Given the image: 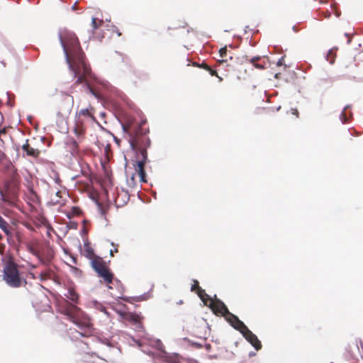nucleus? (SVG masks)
<instances>
[{
	"label": "nucleus",
	"instance_id": "f257e3e1",
	"mask_svg": "<svg viewBox=\"0 0 363 363\" xmlns=\"http://www.w3.org/2000/svg\"><path fill=\"white\" fill-rule=\"evenodd\" d=\"M60 41L69 68L77 78L75 84H84L91 94L100 98V94L93 86V74L84 60V54L77 35L71 32H65L60 35Z\"/></svg>",
	"mask_w": 363,
	"mask_h": 363
},
{
	"label": "nucleus",
	"instance_id": "f03ea898",
	"mask_svg": "<svg viewBox=\"0 0 363 363\" xmlns=\"http://www.w3.org/2000/svg\"><path fill=\"white\" fill-rule=\"evenodd\" d=\"M146 120L137 121L133 117H128L122 123L124 132L128 135L130 147L138 155V160L134 164L135 172L141 182H146L145 164L147 161V149L150 145L148 137L149 128L146 127Z\"/></svg>",
	"mask_w": 363,
	"mask_h": 363
},
{
	"label": "nucleus",
	"instance_id": "7ed1b4c3",
	"mask_svg": "<svg viewBox=\"0 0 363 363\" xmlns=\"http://www.w3.org/2000/svg\"><path fill=\"white\" fill-rule=\"evenodd\" d=\"M59 311L82 330L79 332L81 336L89 337L92 334L94 328L90 318L75 304L65 300L59 306Z\"/></svg>",
	"mask_w": 363,
	"mask_h": 363
},
{
	"label": "nucleus",
	"instance_id": "20e7f679",
	"mask_svg": "<svg viewBox=\"0 0 363 363\" xmlns=\"http://www.w3.org/2000/svg\"><path fill=\"white\" fill-rule=\"evenodd\" d=\"M3 280L12 288H18L22 286L23 279L21 277L19 267L11 257L4 262Z\"/></svg>",
	"mask_w": 363,
	"mask_h": 363
},
{
	"label": "nucleus",
	"instance_id": "39448f33",
	"mask_svg": "<svg viewBox=\"0 0 363 363\" xmlns=\"http://www.w3.org/2000/svg\"><path fill=\"white\" fill-rule=\"evenodd\" d=\"M122 60L124 62V65L121 67V71L125 74H126L130 80H132L134 83H136L137 79H140L142 77V74L133 67L127 57H123Z\"/></svg>",
	"mask_w": 363,
	"mask_h": 363
},
{
	"label": "nucleus",
	"instance_id": "423d86ee",
	"mask_svg": "<svg viewBox=\"0 0 363 363\" xmlns=\"http://www.w3.org/2000/svg\"><path fill=\"white\" fill-rule=\"evenodd\" d=\"M208 307L216 315L225 317L230 312L225 303L215 296L214 300H211Z\"/></svg>",
	"mask_w": 363,
	"mask_h": 363
},
{
	"label": "nucleus",
	"instance_id": "0eeeda50",
	"mask_svg": "<svg viewBox=\"0 0 363 363\" xmlns=\"http://www.w3.org/2000/svg\"><path fill=\"white\" fill-rule=\"evenodd\" d=\"M240 333H242L243 337L255 347L256 350H259L262 348L261 342L259 340L257 335L250 330L247 327L241 330Z\"/></svg>",
	"mask_w": 363,
	"mask_h": 363
},
{
	"label": "nucleus",
	"instance_id": "6e6552de",
	"mask_svg": "<svg viewBox=\"0 0 363 363\" xmlns=\"http://www.w3.org/2000/svg\"><path fill=\"white\" fill-rule=\"evenodd\" d=\"M86 128L84 120H76L73 132L76 140L82 142L85 138Z\"/></svg>",
	"mask_w": 363,
	"mask_h": 363
},
{
	"label": "nucleus",
	"instance_id": "1a4fd4ad",
	"mask_svg": "<svg viewBox=\"0 0 363 363\" xmlns=\"http://www.w3.org/2000/svg\"><path fill=\"white\" fill-rule=\"evenodd\" d=\"M90 119L92 121L96 122V119L94 116V108L89 106V108L81 109L76 114V120H84Z\"/></svg>",
	"mask_w": 363,
	"mask_h": 363
},
{
	"label": "nucleus",
	"instance_id": "9d476101",
	"mask_svg": "<svg viewBox=\"0 0 363 363\" xmlns=\"http://www.w3.org/2000/svg\"><path fill=\"white\" fill-rule=\"evenodd\" d=\"M81 143L74 138H67L65 141V148L72 155H77L79 152V145Z\"/></svg>",
	"mask_w": 363,
	"mask_h": 363
},
{
	"label": "nucleus",
	"instance_id": "9b49d317",
	"mask_svg": "<svg viewBox=\"0 0 363 363\" xmlns=\"http://www.w3.org/2000/svg\"><path fill=\"white\" fill-rule=\"evenodd\" d=\"M226 320L237 330L240 333L244 330L247 326L241 321L235 315L229 312L228 315L225 316Z\"/></svg>",
	"mask_w": 363,
	"mask_h": 363
},
{
	"label": "nucleus",
	"instance_id": "f8f14e48",
	"mask_svg": "<svg viewBox=\"0 0 363 363\" xmlns=\"http://www.w3.org/2000/svg\"><path fill=\"white\" fill-rule=\"evenodd\" d=\"M97 274L103 279V281L106 284L109 289H113L111 284L113 282L114 274L111 272L109 267H107L104 270L100 271L97 273Z\"/></svg>",
	"mask_w": 363,
	"mask_h": 363
},
{
	"label": "nucleus",
	"instance_id": "ddd939ff",
	"mask_svg": "<svg viewBox=\"0 0 363 363\" xmlns=\"http://www.w3.org/2000/svg\"><path fill=\"white\" fill-rule=\"evenodd\" d=\"M247 61L257 69H264L266 67L267 62L264 57L255 56L249 58Z\"/></svg>",
	"mask_w": 363,
	"mask_h": 363
},
{
	"label": "nucleus",
	"instance_id": "4468645a",
	"mask_svg": "<svg viewBox=\"0 0 363 363\" xmlns=\"http://www.w3.org/2000/svg\"><path fill=\"white\" fill-rule=\"evenodd\" d=\"M22 150L26 153L27 156L38 158L40 155V151L31 147L28 143V140H26V143L22 145Z\"/></svg>",
	"mask_w": 363,
	"mask_h": 363
},
{
	"label": "nucleus",
	"instance_id": "2eb2a0df",
	"mask_svg": "<svg viewBox=\"0 0 363 363\" xmlns=\"http://www.w3.org/2000/svg\"><path fill=\"white\" fill-rule=\"evenodd\" d=\"M91 265L96 273L108 267L106 262L101 257H98L92 260Z\"/></svg>",
	"mask_w": 363,
	"mask_h": 363
},
{
	"label": "nucleus",
	"instance_id": "dca6fc26",
	"mask_svg": "<svg viewBox=\"0 0 363 363\" xmlns=\"http://www.w3.org/2000/svg\"><path fill=\"white\" fill-rule=\"evenodd\" d=\"M73 97L69 95H66L64 96L63 99L60 102V108L64 107V111L67 113H69L71 112V109L73 104Z\"/></svg>",
	"mask_w": 363,
	"mask_h": 363
},
{
	"label": "nucleus",
	"instance_id": "f3484780",
	"mask_svg": "<svg viewBox=\"0 0 363 363\" xmlns=\"http://www.w3.org/2000/svg\"><path fill=\"white\" fill-rule=\"evenodd\" d=\"M82 254L88 259H89L90 262H91L95 258L99 257L95 255L94 249L91 247L89 242H86L84 244V249L82 252Z\"/></svg>",
	"mask_w": 363,
	"mask_h": 363
},
{
	"label": "nucleus",
	"instance_id": "a211bd4d",
	"mask_svg": "<svg viewBox=\"0 0 363 363\" xmlns=\"http://www.w3.org/2000/svg\"><path fill=\"white\" fill-rule=\"evenodd\" d=\"M67 298L69 299L74 303H78L79 301V294L74 291V289L72 287L67 289V293L65 294Z\"/></svg>",
	"mask_w": 363,
	"mask_h": 363
},
{
	"label": "nucleus",
	"instance_id": "6ab92c4d",
	"mask_svg": "<svg viewBox=\"0 0 363 363\" xmlns=\"http://www.w3.org/2000/svg\"><path fill=\"white\" fill-rule=\"evenodd\" d=\"M0 228L6 233V235L11 237L12 235L11 227L9 224L0 216Z\"/></svg>",
	"mask_w": 363,
	"mask_h": 363
},
{
	"label": "nucleus",
	"instance_id": "aec40b11",
	"mask_svg": "<svg viewBox=\"0 0 363 363\" xmlns=\"http://www.w3.org/2000/svg\"><path fill=\"white\" fill-rule=\"evenodd\" d=\"M82 213V211L78 206L72 207L71 210L66 213V216L69 218H72L74 216H79Z\"/></svg>",
	"mask_w": 363,
	"mask_h": 363
},
{
	"label": "nucleus",
	"instance_id": "412c9836",
	"mask_svg": "<svg viewBox=\"0 0 363 363\" xmlns=\"http://www.w3.org/2000/svg\"><path fill=\"white\" fill-rule=\"evenodd\" d=\"M194 65H196L200 68H202L209 72L211 76H217V72L213 69L210 66H208L206 63L202 62L201 64L194 63Z\"/></svg>",
	"mask_w": 363,
	"mask_h": 363
},
{
	"label": "nucleus",
	"instance_id": "4be33fe9",
	"mask_svg": "<svg viewBox=\"0 0 363 363\" xmlns=\"http://www.w3.org/2000/svg\"><path fill=\"white\" fill-rule=\"evenodd\" d=\"M126 319L135 324L140 323L142 320L141 316L137 313H128Z\"/></svg>",
	"mask_w": 363,
	"mask_h": 363
},
{
	"label": "nucleus",
	"instance_id": "5701e85b",
	"mask_svg": "<svg viewBox=\"0 0 363 363\" xmlns=\"http://www.w3.org/2000/svg\"><path fill=\"white\" fill-rule=\"evenodd\" d=\"M53 272L50 269H45L40 273L39 277L41 281H45L48 279H51Z\"/></svg>",
	"mask_w": 363,
	"mask_h": 363
},
{
	"label": "nucleus",
	"instance_id": "b1692460",
	"mask_svg": "<svg viewBox=\"0 0 363 363\" xmlns=\"http://www.w3.org/2000/svg\"><path fill=\"white\" fill-rule=\"evenodd\" d=\"M196 294L198 296L201 298V300L203 301L204 305H206V301L203 300V297L205 296H207V294L206 293L205 290L201 288H199V290L196 291Z\"/></svg>",
	"mask_w": 363,
	"mask_h": 363
},
{
	"label": "nucleus",
	"instance_id": "393cba45",
	"mask_svg": "<svg viewBox=\"0 0 363 363\" xmlns=\"http://www.w3.org/2000/svg\"><path fill=\"white\" fill-rule=\"evenodd\" d=\"M201 288L199 286V283L197 280H194V284H192L191 287V291H195L196 293V291L199 290V289Z\"/></svg>",
	"mask_w": 363,
	"mask_h": 363
},
{
	"label": "nucleus",
	"instance_id": "a878e982",
	"mask_svg": "<svg viewBox=\"0 0 363 363\" xmlns=\"http://www.w3.org/2000/svg\"><path fill=\"white\" fill-rule=\"evenodd\" d=\"M101 24L102 21H99V23H98L96 18H92L91 25L94 29L98 28Z\"/></svg>",
	"mask_w": 363,
	"mask_h": 363
},
{
	"label": "nucleus",
	"instance_id": "bb28decb",
	"mask_svg": "<svg viewBox=\"0 0 363 363\" xmlns=\"http://www.w3.org/2000/svg\"><path fill=\"white\" fill-rule=\"evenodd\" d=\"M227 51H228V50H227L226 47L220 48V50H219L220 56L221 57H225L226 55H227Z\"/></svg>",
	"mask_w": 363,
	"mask_h": 363
},
{
	"label": "nucleus",
	"instance_id": "cd10ccee",
	"mask_svg": "<svg viewBox=\"0 0 363 363\" xmlns=\"http://www.w3.org/2000/svg\"><path fill=\"white\" fill-rule=\"evenodd\" d=\"M203 300L206 301L207 306H208L209 303L211 302V300H214V298H212L209 295L207 294V296H205L203 297Z\"/></svg>",
	"mask_w": 363,
	"mask_h": 363
},
{
	"label": "nucleus",
	"instance_id": "c85d7f7f",
	"mask_svg": "<svg viewBox=\"0 0 363 363\" xmlns=\"http://www.w3.org/2000/svg\"><path fill=\"white\" fill-rule=\"evenodd\" d=\"M112 245L114 246V249L113 250H111L110 255H111V257H113V254L115 252H118V245H115L113 243H112Z\"/></svg>",
	"mask_w": 363,
	"mask_h": 363
},
{
	"label": "nucleus",
	"instance_id": "c756f323",
	"mask_svg": "<svg viewBox=\"0 0 363 363\" xmlns=\"http://www.w3.org/2000/svg\"><path fill=\"white\" fill-rule=\"evenodd\" d=\"M168 363H181L180 360L177 357L170 358L167 360Z\"/></svg>",
	"mask_w": 363,
	"mask_h": 363
},
{
	"label": "nucleus",
	"instance_id": "7c9ffc66",
	"mask_svg": "<svg viewBox=\"0 0 363 363\" xmlns=\"http://www.w3.org/2000/svg\"><path fill=\"white\" fill-rule=\"evenodd\" d=\"M51 202L52 203L53 205H57L61 203L60 198L57 197H56L55 199H52Z\"/></svg>",
	"mask_w": 363,
	"mask_h": 363
},
{
	"label": "nucleus",
	"instance_id": "2f4dec72",
	"mask_svg": "<svg viewBox=\"0 0 363 363\" xmlns=\"http://www.w3.org/2000/svg\"><path fill=\"white\" fill-rule=\"evenodd\" d=\"M55 197H57V198H61V191H57L55 194Z\"/></svg>",
	"mask_w": 363,
	"mask_h": 363
},
{
	"label": "nucleus",
	"instance_id": "473e14b6",
	"mask_svg": "<svg viewBox=\"0 0 363 363\" xmlns=\"http://www.w3.org/2000/svg\"><path fill=\"white\" fill-rule=\"evenodd\" d=\"M292 113L296 115V116H298V111L297 109H292Z\"/></svg>",
	"mask_w": 363,
	"mask_h": 363
},
{
	"label": "nucleus",
	"instance_id": "72a5a7b5",
	"mask_svg": "<svg viewBox=\"0 0 363 363\" xmlns=\"http://www.w3.org/2000/svg\"><path fill=\"white\" fill-rule=\"evenodd\" d=\"M284 60L283 58H281L278 62H277V65L278 66H281L282 65V61Z\"/></svg>",
	"mask_w": 363,
	"mask_h": 363
},
{
	"label": "nucleus",
	"instance_id": "f704fd0d",
	"mask_svg": "<svg viewBox=\"0 0 363 363\" xmlns=\"http://www.w3.org/2000/svg\"><path fill=\"white\" fill-rule=\"evenodd\" d=\"M5 133H6V129L5 128L0 129V135H2V134H5Z\"/></svg>",
	"mask_w": 363,
	"mask_h": 363
},
{
	"label": "nucleus",
	"instance_id": "c9c22d12",
	"mask_svg": "<svg viewBox=\"0 0 363 363\" xmlns=\"http://www.w3.org/2000/svg\"><path fill=\"white\" fill-rule=\"evenodd\" d=\"M218 79V81L220 82H221L223 81V78L221 77H220L218 74H217V76H216Z\"/></svg>",
	"mask_w": 363,
	"mask_h": 363
},
{
	"label": "nucleus",
	"instance_id": "e433bc0d",
	"mask_svg": "<svg viewBox=\"0 0 363 363\" xmlns=\"http://www.w3.org/2000/svg\"><path fill=\"white\" fill-rule=\"evenodd\" d=\"M72 10H76V9H77V3H75V4L72 6Z\"/></svg>",
	"mask_w": 363,
	"mask_h": 363
},
{
	"label": "nucleus",
	"instance_id": "4c0bfd02",
	"mask_svg": "<svg viewBox=\"0 0 363 363\" xmlns=\"http://www.w3.org/2000/svg\"><path fill=\"white\" fill-rule=\"evenodd\" d=\"M132 299H134L137 301H140L141 300V298L140 297H137V298H132Z\"/></svg>",
	"mask_w": 363,
	"mask_h": 363
},
{
	"label": "nucleus",
	"instance_id": "58836bf2",
	"mask_svg": "<svg viewBox=\"0 0 363 363\" xmlns=\"http://www.w3.org/2000/svg\"><path fill=\"white\" fill-rule=\"evenodd\" d=\"M275 77L278 79L279 78V74H276Z\"/></svg>",
	"mask_w": 363,
	"mask_h": 363
},
{
	"label": "nucleus",
	"instance_id": "ea45409f",
	"mask_svg": "<svg viewBox=\"0 0 363 363\" xmlns=\"http://www.w3.org/2000/svg\"><path fill=\"white\" fill-rule=\"evenodd\" d=\"M351 41V39L349 38L347 43H350Z\"/></svg>",
	"mask_w": 363,
	"mask_h": 363
},
{
	"label": "nucleus",
	"instance_id": "a19ab883",
	"mask_svg": "<svg viewBox=\"0 0 363 363\" xmlns=\"http://www.w3.org/2000/svg\"><path fill=\"white\" fill-rule=\"evenodd\" d=\"M3 237L2 235L0 234V240H2Z\"/></svg>",
	"mask_w": 363,
	"mask_h": 363
},
{
	"label": "nucleus",
	"instance_id": "79ce46f5",
	"mask_svg": "<svg viewBox=\"0 0 363 363\" xmlns=\"http://www.w3.org/2000/svg\"><path fill=\"white\" fill-rule=\"evenodd\" d=\"M193 363H197L196 362H194Z\"/></svg>",
	"mask_w": 363,
	"mask_h": 363
}]
</instances>
